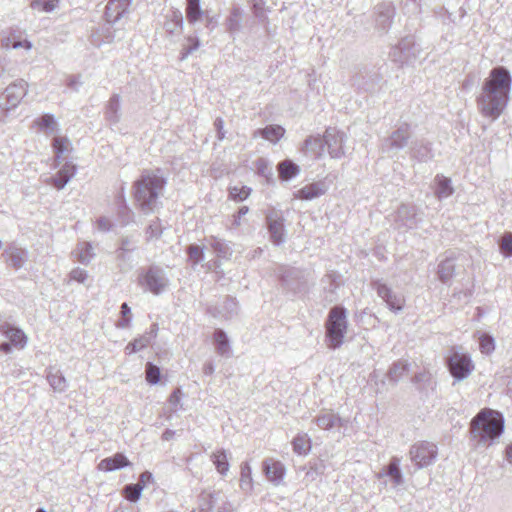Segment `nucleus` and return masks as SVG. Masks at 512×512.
Masks as SVG:
<instances>
[{
	"mask_svg": "<svg viewBox=\"0 0 512 512\" xmlns=\"http://www.w3.org/2000/svg\"><path fill=\"white\" fill-rule=\"evenodd\" d=\"M511 89V77L503 67L493 68L486 78L482 94L478 98L481 113L492 119L498 118L504 111Z\"/></svg>",
	"mask_w": 512,
	"mask_h": 512,
	"instance_id": "obj_1",
	"label": "nucleus"
},
{
	"mask_svg": "<svg viewBox=\"0 0 512 512\" xmlns=\"http://www.w3.org/2000/svg\"><path fill=\"white\" fill-rule=\"evenodd\" d=\"M166 184L164 177L154 171H145L134 183V199L139 208L144 212L154 209L159 193Z\"/></svg>",
	"mask_w": 512,
	"mask_h": 512,
	"instance_id": "obj_2",
	"label": "nucleus"
},
{
	"mask_svg": "<svg viewBox=\"0 0 512 512\" xmlns=\"http://www.w3.org/2000/svg\"><path fill=\"white\" fill-rule=\"evenodd\" d=\"M504 430V419L500 412L484 408L472 419L470 424L471 437L479 442L494 440Z\"/></svg>",
	"mask_w": 512,
	"mask_h": 512,
	"instance_id": "obj_3",
	"label": "nucleus"
},
{
	"mask_svg": "<svg viewBox=\"0 0 512 512\" xmlns=\"http://www.w3.org/2000/svg\"><path fill=\"white\" fill-rule=\"evenodd\" d=\"M325 327L329 347H339L343 343L347 330L345 309L339 306L333 307L329 312Z\"/></svg>",
	"mask_w": 512,
	"mask_h": 512,
	"instance_id": "obj_4",
	"label": "nucleus"
},
{
	"mask_svg": "<svg viewBox=\"0 0 512 512\" xmlns=\"http://www.w3.org/2000/svg\"><path fill=\"white\" fill-rule=\"evenodd\" d=\"M448 367L453 377L463 379L473 371L474 364L467 354L454 351L448 358Z\"/></svg>",
	"mask_w": 512,
	"mask_h": 512,
	"instance_id": "obj_5",
	"label": "nucleus"
},
{
	"mask_svg": "<svg viewBox=\"0 0 512 512\" xmlns=\"http://www.w3.org/2000/svg\"><path fill=\"white\" fill-rule=\"evenodd\" d=\"M411 458L419 467L429 465L436 456V447L428 443H419L412 447Z\"/></svg>",
	"mask_w": 512,
	"mask_h": 512,
	"instance_id": "obj_6",
	"label": "nucleus"
},
{
	"mask_svg": "<svg viewBox=\"0 0 512 512\" xmlns=\"http://www.w3.org/2000/svg\"><path fill=\"white\" fill-rule=\"evenodd\" d=\"M131 0H110L106 6L105 16L108 22L118 21L128 10Z\"/></svg>",
	"mask_w": 512,
	"mask_h": 512,
	"instance_id": "obj_7",
	"label": "nucleus"
},
{
	"mask_svg": "<svg viewBox=\"0 0 512 512\" xmlns=\"http://www.w3.org/2000/svg\"><path fill=\"white\" fill-rule=\"evenodd\" d=\"M263 470L267 479L271 482L279 483L285 475L283 464L274 459L265 460L263 462Z\"/></svg>",
	"mask_w": 512,
	"mask_h": 512,
	"instance_id": "obj_8",
	"label": "nucleus"
},
{
	"mask_svg": "<svg viewBox=\"0 0 512 512\" xmlns=\"http://www.w3.org/2000/svg\"><path fill=\"white\" fill-rule=\"evenodd\" d=\"M130 465L129 460L122 453H116L112 457H107L100 461L98 470L110 472L116 469L127 467Z\"/></svg>",
	"mask_w": 512,
	"mask_h": 512,
	"instance_id": "obj_9",
	"label": "nucleus"
},
{
	"mask_svg": "<svg viewBox=\"0 0 512 512\" xmlns=\"http://www.w3.org/2000/svg\"><path fill=\"white\" fill-rule=\"evenodd\" d=\"M139 283L154 294H159L165 286L163 278L157 272L152 270L146 272L140 279Z\"/></svg>",
	"mask_w": 512,
	"mask_h": 512,
	"instance_id": "obj_10",
	"label": "nucleus"
},
{
	"mask_svg": "<svg viewBox=\"0 0 512 512\" xmlns=\"http://www.w3.org/2000/svg\"><path fill=\"white\" fill-rule=\"evenodd\" d=\"M76 167L72 164H65L57 173L56 177L51 179L52 184L57 189H62L70 178L74 176Z\"/></svg>",
	"mask_w": 512,
	"mask_h": 512,
	"instance_id": "obj_11",
	"label": "nucleus"
},
{
	"mask_svg": "<svg viewBox=\"0 0 512 512\" xmlns=\"http://www.w3.org/2000/svg\"><path fill=\"white\" fill-rule=\"evenodd\" d=\"M324 193V190L322 187H320L316 183H311L303 188L299 189L297 192L294 193V198L300 199V200H311L313 198H316Z\"/></svg>",
	"mask_w": 512,
	"mask_h": 512,
	"instance_id": "obj_12",
	"label": "nucleus"
},
{
	"mask_svg": "<svg viewBox=\"0 0 512 512\" xmlns=\"http://www.w3.org/2000/svg\"><path fill=\"white\" fill-rule=\"evenodd\" d=\"M259 133L272 143L278 142L285 134V129L279 125H269L259 131Z\"/></svg>",
	"mask_w": 512,
	"mask_h": 512,
	"instance_id": "obj_13",
	"label": "nucleus"
},
{
	"mask_svg": "<svg viewBox=\"0 0 512 512\" xmlns=\"http://www.w3.org/2000/svg\"><path fill=\"white\" fill-rule=\"evenodd\" d=\"M203 11L200 8V0H187L186 18L189 23H195L201 19Z\"/></svg>",
	"mask_w": 512,
	"mask_h": 512,
	"instance_id": "obj_14",
	"label": "nucleus"
},
{
	"mask_svg": "<svg viewBox=\"0 0 512 512\" xmlns=\"http://www.w3.org/2000/svg\"><path fill=\"white\" fill-rule=\"evenodd\" d=\"M26 94L23 84H13L6 89V97L8 102L15 106Z\"/></svg>",
	"mask_w": 512,
	"mask_h": 512,
	"instance_id": "obj_15",
	"label": "nucleus"
},
{
	"mask_svg": "<svg viewBox=\"0 0 512 512\" xmlns=\"http://www.w3.org/2000/svg\"><path fill=\"white\" fill-rule=\"evenodd\" d=\"M211 460L220 474H226L229 470L227 454L224 450H217L212 453Z\"/></svg>",
	"mask_w": 512,
	"mask_h": 512,
	"instance_id": "obj_16",
	"label": "nucleus"
},
{
	"mask_svg": "<svg viewBox=\"0 0 512 512\" xmlns=\"http://www.w3.org/2000/svg\"><path fill=\"white\" fill-rule=\"evenodd\" d=\"M4 333L14 347L22 349L26 345L27 337L23 331L9 328Z\"/></svg>",
	"mask_w": 512,
	"mask_h": 512,
	"instance_id": "obj_17",
	"label": "nucleus"
},
{
	"mask_svg": "<svg viewBox=\"0 0 512 512\" xmlns=\"http://www.w3.org/2000/svg\"><path fill=\"white\" fill-rule=\"evenodd\" d=\"M278 172L282 180H288L297 175L298 167L293 162L285 160L279 163Z\"/></svg>",
	"mask_w": 512,
	"mask_h": 512,
	"instance_id": "obj_18",
	"label": "nucleus"
},
{
	"mask_svg": "<svg viewBox=\"0 0 512 512\" xmlns=\"http://www.w3.org/2000/svg\"><path fill=\"white\" fill-rule=\"evenodd\" d=\"M293 450L298 454H307L311 448L310 439L306 435H299L294 438Z\"/></svg>",
	"mask_w": 512,
	"mask_h": 512,
	"instance_id": "obj_19",
	"label": "nucleus"
},
{
	"mask_svg": "<svg viewBox=\"0 0 512 512\" xmlns=\"http://www.w3.org/2000/svg\"><path fill=\"white\" fill-rule=\"evenodd\" d=\"M161 371L158 366L148 362L145 369V378L150 385H155L160 381Z\"/></svg>",
	"mask_w": 512,
	"mask_h": 512,
	"instance_id": "obj_20",
	"label": "nucleus"
},
{
	"mask_svg": "<svg viewBox=\"0 0 512 512\" xmlns=\"http://www.w3.org/2000/svg\"><path fill=\"white\" fill-rule=\"evenodd\" d=\"M269 231L274 243L279 244L283 239V223L282 220H269Z\"/></svg>",
	"mask_w": 512,
	"mask_h": 512,
	"instance_id": "obj_21",
	"label": "nucleus"
},
{
	"mask_svg": "<svg viewBox=\"0 0 512 512\" xmlns=\"http://www.w3.org/2000/svg\"><path fill=\"white\" fill-rule=\"evenodd\" d=\"M142 490L141 483L127 485L123 490V495L128 501L136 502L140 498Z\"/></svg>",
	"mask_w": 512,
	"mask_h": 512,
	"instance_id": "obj_22",
	"label": "nucleus"
},
{
	"mask_svg": "<svg viewBox=\"0 0 512 512\" xmlns=\"http://www.w3.org/2000/svg\"><path fill=\"white\" fill-rule=\"evenodd\" d=\"M437 188L436 194L439 198L447 197L453 192V188L451 187L450 180L444 177L436 178Z\"/></svg>",
	"mask_w": 512,
	"mask_h": 512,
	"instance_id": "obj_23",
	"label": "nucleus"
},
{
	"mask_svg": "<svg viewBox=\"0 0 512 512\" xmlns=\"http://www.w3.org/2000/svg\"><path fill=\"white\" fill-rule=\"evenodd\" d=\"M57 4V0H35L31 2V8L40 12H51Z\"/></svg>",
	"mask_w": 512,
	"mask_h": 512,
	"instance_id": "obj_24",
	"label": "nucleus"
},
{
	"mask_svg": "<svg viewBox=\"0 0 512 512\" xmlns=\"http://www.w3.org/2000/svg\"><path fill=\"white\" fill-rule=\"evenodd\" d=\"M479 347L483 354H490L494 351V340L487 334H481L479 337Z\"/></svg>",
	"mask_w": 512,
	"mask_h": 512,
	"instance_id": "obj_25",
	"label": "nucleus"
},
{
	"mask_svg": "<svg viewBox=\"0 0 512 512\" xmlns=\"http://www.w3.org/2000/svg\"><path fill=\"white\" fill-rule=\"evenodd\" d=\"M438 274L440 280L446 282L453 276L454 266L449 261H444L439 265Z\"/></svg>",
	"mask_w": 512,
	"mask_h": 512,
	"instance_id": "obj_26",
	"label": "nucleus"
},
{
	"mask_svg": "<svg viewBox=\"0 0 512 512\" xmlns=\"http://www.w3.org/2000/svg\"><path fill=\"white\" fill-rule=\"evenodd\" d=\"M148 340L145 338H138L127 344L125 347L126 354L130 355L137 351H140L148 346Z\"/></svg>",
	"mask_w": 512,
	"mask_h": 512,
	"instance_id": "obj_27",
	"label": "nucleus"
},
{
	"mask_svg": "<svg viewBox=\"0 0 512 512\" xmlns=\"http://www.w3.org/2000/svg\"><path fill=\"white\" fill-rule=\"evenodd\" d=\"M69 145V141L65 137H55L52 143L54 152L58 158L67 151Z\"/></svg>",
	"mask_w": 512,
	"mask_h": 512,
	"instance_id": "obj_28",
	"label": "nucleus"
},
{
	"mask_svg": "<svg viewBox=\"0 0 512 512\" xmlns=\"http://www.w3.org/2000/svg\"><path fill=\"white\" fill-rule=\"evenodd\" d=\"M250 188L246 186H235L230 189V197L234 200L243 201L250 195Z\"/></svg>",
	"mask_w": 512,
	"mask_h": 512,
	"instance_id": "obj_29",
	"label": "nucleus"
},
{
	"mask_svg": "<svg viewBox=\"0 0 512 512\" xmlns=\"http://www.w3.org/2000/svg\"><path fill=\"white\" fill-rule=\"evenodd\" d=\"M214 340H215V343L218 345V349L221 353H224L227 351L228 340H227L226 334L223 331H221V330L216 331L214 333Z\"/></svg>",
	"mask_w": 512,
	"mask_h": 512,
	"instance_id": "obj_30",
	"label": "nucleus"
},
{
	"mask_svg": "<svg viewBox=\"0 0 512 512\" xmlns=\"http://www.w3.org/2000/svg\"><path fill=\"white\" fill-rule=\"evenodd\" d=\"M4 47L6 48H13V49H19V48H24V49H31L32 47V44L31 42H29L28 40H22V41H15V40H12L10 38H7L4 43H3Z\"/></svg>",
	"mask_w": 512,
	"mask_h": 512,
	"instance_id": "obj_31",
	"label": "nucleus"
},
{
	"mask_svg": "<svg viewBox=\"0 0 512 512\" xmlns=\"http://www.w3.org/2000/svg\"><path fill=\"white\" fill-rule=\"evenodd\" d=\"M188 256L189 259L193 261V263H198L203 258V251L202 248L197 245H190L188 247Z\"/></svg>",
	"mask_w": 512,
	"mask_h": 512,
	"instance_id": "obj_32",
	"label": "nucleus"
},
{
	"mask_svg": "<svg viewBox=\"0 0 512 512\" xmlns=\"http://www.w3.org/2000/svg\"><path fill=\"white\" fill-rule=\"evenodd\" d=\"M501 251L506 255H512V233H506L501 240Z\"/></svg>",
	"mask_w": 512,
	"mask_h": 512,
	"instance_id": "obj_33",
	"label": "nucleus"
},
{
	"mask_svg": "<svg viewBox=\"0 0 512 512\" xmlns=\"http://www.w3.org/2000/svg\"><path fill=\"white\" fill-rule=\"evenodd\" d=\"M386 301L393 310H400L404 306V299L395 295L388 294Z\"/></svg>",
	"mask_w": 512,
	"mask_h": 512,
	"instance_id": "obj_34",
	"label": "nucleus"
},
{
	"mask_svg": "<svg viewBox=\"0 0 512 512\" xmlns=\"http://www.w3.org/2000/svg\"><path fill=\"white\" fill-rule=\"evenodd\" d=\"M37 124L41 129H54L55 120L53 116L46 114L37 121Z\"/></svg>",
	"mask_w": 512,
	"mask_h": 512,
	"instance_id": "obj_35",
	"label": "nucleus"
},
{
	"mask_svg": "<svg viewBox=\"0 0 512 512\" xmlns=\"http://www.w3.org/2000/svg\"><path fill=\"white\" fill-rule=\"evenodd\" d=\"M87 277V272L80 268H75L70 272V279L80 283L84 282Z\"/></svg>",
	"mask_w": 512,
	"mask_h": 512,
	"instance_id": "obj_36",
	"label": "nucleus"
},
{
	"mask_svg": "<svg viewBox=\"0 0 512 512\" xmlns=\"http://www.w3.org/2000/svg\"><path fill=\"white\" fill-rule=\"evenodd\" d=\"M48 379H49L50 384L54 387V389H57L60 391L64 389L65 379L63 377L53 375V376L48 377Z\"/></svg>",
	"mask_w": 512,
	"mask_h": 512,
	"instance_id": "obj_37",
	"label": "nucleus"
},
{
	"mask_svg": "<svg viewBox=\"0 0 512 512\" xmlns=\"http://www.w3.org/2000/svg\"><path fill=\"white\" fill-rule=\"evenodd\" d=\"M389 475L395 479L396 482H399L400 481V478H401V474H400V470L398 468V465L397 463L395 462H391L389 464V471H388Z\"/></svg>",
	"mask_w": 512,
	"mask_h": 512,
	"instance_id": "obj_38",
	"label": "nucleus"
},
{
	"mask_svg": "<svg viewBox=\"0 0 512 512\" xmlns=\"http://www.w3.org/2000/svg\"><path fill=\"white\" fill-rule=\"evenodd\" d=\"M253 9L256 16H262L264 13L262 0H253Z\"/></svg>",
	"mask_w": 512,
	"mask_h": 512,
	"instance_id": "obj_39",
	"label": "nucleus"
},
{
	"mask_svg": "<svg viewBox=\"0 0 512 512\" xmlns=\"http://www.w3.org/2000/svg\"><path fill=\"white\" fill-rule=\"evenodd\" d=\"M152 480V475L149 472H143L140 475L139 482L141 485H143V488L146 486L147 483H149Z\"/></svg>",
	"mask_w": 512,
	"mask_h": 512,
	"instance_id": "obj_40",
	"label": "nucleus"
},
{
	"mask_svg": "<svg viewBox=\"0 0 512 512\" xmlns=\"http://www.w3.org/2000/svg\"><path fill=\"white\" fill-rule=\"evenodd\" d=\"M180 390L176 389L172 392V394L169 397V402L173 405H177L180 402Z\"/></svg>",
	"mask_w": 512,
	"mask_h": 512,
	"instance_id": "obj_41",
	"label": "nucleus"
},
{
	"mask_svg": "<svg viewBox=\"0 0 512 512\" xmlns=\"http://www.w3.org/2000/svg\"><path fill=\"white\" fill-rule=\"evenodd\" d=\"M215 125L217 126L218 128V138L220 140L224 139L225 137V134H224V131H223V121L221 119H218L215 123Z\"/></svg>",
	"mask_w": 512,
	"mask_h": 512,
	"instance_id": "obj_42",
	"label": "nucleus"
},
{
	"mask_svg": "<svg viewBox=\"0 0 512 512\" xmlns=\"http://www.w3.org/2000/svg\"><path fill=\"white\" fill-rule=\"evenodd\" d=\"M327 421L328 422L326 423V417H320V418H318V425L321 427H325V428H327L328 426H331L332 425L331 419L328 418Z\"/></svg>",
	"mask_w": 512,
	"mask_h": 512,
	"instance_id": "obj_43",
	"label": "nucleus"
},
{
	"mask_svg": "<svg viewBox=\"0 0 512 512\" xmlns=\"http://www.w3.org/2000/svg\"><path fill=\"white\" fill-rule=\"evenodd\" d=\"M121 313L124 317L128 316L130 314V308L127 305V303H123L121 306Z\"/></svg>",
	"mask_w": 512,
	"mask_h": 512,
	"instance_id": "obj_44",
	"label": "nucleus"
},
{
	"mask_svg": "<svg viewBox=\"0 0 512 512\" xmlns=\"http://www.w3.org/2000/svg\"><path fill=\"white\" fill-rule=\"evenodd\" d=\"M191 42H193V45L187 50V52L185 53V55L191 53L193 50L197 49L198 46H199V43L197 40H194V39H190Z\"/></svg>",
	"mask_w": 512,
	"mask_h": 512,
	"instance_id": "obj_45",
	"label": "nucleus"
},
{
	"mask_svg": "<svg viewBox=\"0 0 512 512\" xmlns=\"http://www.w3.org/2000/svg\"><path fill=\"white\" fill-rule=\"evenodd\" d=\"M10 349H11V346H10V344H8V343H2V344L0 345V350H1L2 352L8 353V352L10 351Z\"/></svg>",
	"mask_w": 512,
	"mask_h": 512,
	"instance_id": "obj_46",
	"label": "nucleus"
},
{
	"mask_svg": "<svg viewBox=\"0 0 512 512\" xmlns=\"http://www.w3.org/2000/svg\"><path fill=\"white\" fill-rule=\"evenodd\" d=\"M506 455L507 460L512 463V444L507 448Z\"/></svg>",
	"mask_w": 512,
	"mask_h": 512,
	"instance_id": "obj_47",
	"label": "nucleus"
},
{
	"mask_svg": "<svg viewBox=\"0 0 512 512\" xmlns=\"http://www.w3.org/2000/svg\"><path fill=\"white\" fill-rule=\"evenodd\" d=\"M248 212V207L244 206L239 209V216L245 215Z\"/></svg>",
	"mask_w": 512,
	"mask_h": 512,
	"instance_id": "obj_48",
	"label": "nucleus"
},
{
	"mask_svg": "<svg viewBox=\"0 0 512 512\" xmlns=\"http://www.w3.org/2000/svg\"><path fill=\"white\" fill-rule=\"evenodd\" d=\"M37 512H45V511H44V510H42V509H39Z\"/></svg>",
	"mask_w": 512,
	"mask_h": 512,
	"instance_id": "obj_49",
	"label": "nucleus"
}]
</instances>
